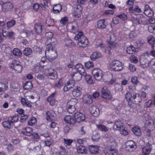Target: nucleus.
Here are the masks:
<instances>
[{
    "label": "nucleus",
    "instance_id": "45",
    "mask_svg": "<svg viewBox=\"0 0 155 155\" xmlns=\"http://www.w3.org/2000/svg\"><path fill=\"white\" fill-rule=\"evenodd\" d=\"M32 52V50L30 48H26L23 51V54L26 56L30 55Z\"/></svg>",
    "mask_w": 155,
    "mask_h": 155
},
{
    "label": "nucleus",
    "instance_id": "11",
    "mask_svg": "<svg viewBox=\"0 0 155 155\" xmlns=\"http://www.w3.org/2000/svg\"><path fill=\"white\" fill-rule=\"evenodd\" d=\"M82 88L79 86L75 87L72 92L73 96L76 97H79L82 94Z\"/></svg>",
    "mask_w": 155,
    "mask_h": 155
},
{
    "label": "nucleus",
    "instance_id": "12",
    "mask_svg": "<svg viewBox=\"0 0 155 155\" xmlns=\"http://www.w3.org/2000/svg\"><path fill=\"white\" fill-rule=\"evenodd\" d=\"M124 128V125L120 120H118L115 121L113 126V129L114 130L120 131L122 129H123Z\"/></svg>",
    "mask_w": 155,
    "mask_h": 155
},
{
    "label": "nucleus",
    "instance_id": "26",
    "mask_svg": "<svg viewBox=\"0 0 155 155\" xmlns=\"http://www.w3.org/2000/svg\"><path fill=\"white\" fill-rule=\"evenodd\" d=\"M74 68L77 70L78 72L80 73L81 74L85 71L83 65L81 64H76L74 66Z\"/></svg>",
    "mask_w": 155,
    "mask_h": 155
},
{
    "label": "nucleus",
    "instance_id": "39",
    "mask_svg": "<svg viewBox=\"0 0 155 155\" xmlns=\"http://www.w3.org/2000/svg\"><path fill=\"white\" fill-rule=\"evenodd\" d=\"M96 126L98 129L101 131L106 132L108 131L107 128L104 125L101 124H96Z\"/></svg>",
    "mask_w": 155,
    "mask_h": 155
},
{
    "label": "nucleus",
    "instance_id": "58",
    "mask_svg": "<svg viewBox=\"0 0 155 155\" xmlns=\"http://www.w3.org/2000/svg\"><path fill=\"white\" fill-rule=\"evenodd\" d=\"M147 41L150 44H152L155 41V38L152 36H150L147 38Z\"/></svg>",
    "mask_w": 155,
    "mask_h": 155
},
{
    "label": "nucleus",
    "instance_id": "36",
    "mask_svg": "<svg viewBox=\"0 0 155 155\" xmlns=\"http://www.w3.org/2000/svg\"><path fill=\"white\" fill-rule=\"evenodd\" d=\"M126 51L128 54H132L136 52V49L133 45H130L127 48Z\"/></svg>",
    "mask_w": 155,
    "mask_h": 155
},
{
    "label": "nucleus",
    "instance_id": "5",
    "mask_svg": "<svg viewBox=\"0 0 155 155\" xmlns=\"http://www.w3.org/2000/svg\"><path fill=\"white\" fill-rule=\"evenodd\" d=\"M117 37L115 34H113L110 36V41L108 42V49L109 51L114 49L118 45L117 43L115 42Z\"/></svg>",
    "mask_w": 155,
    "mask_h": 155
},
{
    "label": "nucleus",
    "instance_id": "8",
    "mask_svg": "<svg viewBox=\"0 0 155 155\" xmlns=\"http://www.w3.org/2000/svg\"><path fill=\"white\" fill-rule=\"evenodd\" d=\"M112 145H110L105 148L104 150V152L106 155H115L117 153V149L112 147Z\"/></svg>",
    "mask_w": 155,
    "mask_h": 155
},
{
    "label": "nucleus",
    "instance_id": "59",
    "mask_svg": "<svg viewBox=\"0 0 155 155\" xmlns=\"http://www.w3.org/2000/svg\"><path fill=\"white\" fill-rule=\"evenodd\" d=\"M117 17L122 20H125L127 19V16L125 14L118 15Z\"/></svg>",
    "mask_w": 155,
    "mask_h": 155
},
{
    "label": "nucleus",
    "instance_id": "1",
    "mask_svg": "<svg viewBox=\"0 0 155 155\" xmlns=\"http://www.w3.org/2000/svg\"><path fill=\"white\" fill-rule=\"evenodd\" d=\"M74 39L78 41L77 45L81 48H85L88 44V39L84 35L82 32H78L75 36Z\"/></svg>",
    "mask_w": 155,
    "mask_h": 155
},
{
    "label": "nucleus",
    "instance_id": "51",
    "mask_svg": "<svg viewBox=\"0 0 155 155\" xmlns=\"http://www.w3.org/2000/svg\"><path fill=\"white\" fill-rule=\"evenodd\" d=\"M67 110L70 114L73 113L76 110V107L74 106H67Z\"/></svg>",
    "mask_w": 155,
    "mask_h": 155
},
{
    "label": "nucleus",
    "instance_id": "47",
    "mask_svg": "<svg viewBox=\"0 0 155 155\" xmlns=\"http://www.w3.org/2000/svg\"><path fill=\"white\" fill-rule=\"evenodd\" d=\"M84 65L85 68L87 69H88L94 66L93 63L91 61H88L86 62L85 63Z\"/></svg>",
    "mask_w": 155,
    "mask_h": 155
},
{
    "label": "nucleus",
    "instance_id": "48",
    "mask_svg": "<svg viewBox=\"0 0 155 155\" xmlns=\"http://www.w3.org/2000/svg\"><path fill=\"white\" fill-rule=\"evenodd\" d=\"M20 64L21 63L19 61L15 60L13 61L12 64H11V65H10V67L12 68L13 69L16 66L19 64Z\"/></svg>",
    "mask_w": 155,
    "mask_h": 155
},
{
    "label": "nucleus",
    "instance_id": "17",
    "mask_svg": "<svg viewBox=\"0 0 155 155\" xmlns=\"http://www.w3.org/2000/svg\"><path fill=\"white\" fill-rule=\"evenodd\" d=\"M130 12L131 13H140L141 12V8L137 5H134L130 7L129 8Z\"/></svg>",
    "mask_w": 155,
    "mask_h": 155
},
{
    "label": "nucleus",
    "instance_id": "44",
    "mask_svg": "<svg viewBox=\"0 0 155 155\" xmlns=\"http://www.w3.org/2000/svg\"><path fill=\"white\" fill-rule=\"evenodd\" d=\"M152 104H153L155 106V97L153 99L149 100L145 104V106L147 107H149Z\"/></svg>",
    "mask_w": 155,
    "mask_h": 155
},
{
    "label": "nucleus",
    "instance_id": "6",
    "mask_svg": "<svg viewBox=\"0 0 155 155\" xmlns=\"http://www.w3.org/2000/svg\"><path fill=\"white\" fill-rule=\"evenodd\" d=\"M45 55L47 58L50 61H51L55 59L57 56V53L56 51L54 49H51L50 51H46Z\"/></svg>",
    "mask_w": 155,
    "mask_h": 155
},
{
    "label": "nucleus",
    "instance_id": "4",
    "mask_svg": "<svg viewBox=\"0 0 155 155\" xmlns=\"http://www.w3.org/2000/svg\"><path fill=\"white\" fill-rule=\"evenodd\" d=\"M110 68L115 71H121L123 68L121 62L118 60H115L112 62L110 64Z\"/></svg>",
    "mask_w": 155,
    "mask_h": 155
},
{
    "label": "nucleus",
    "instance_id": "52",
    "mask_svg": "<svg viewBox=\"0 0 155 155\" xmlns=\"http://www.w3.org/2000/svg\"><path fill=\"white\" fill-rule=\"evenodd\" d=\"M36 122V119L35 117H32L31 119L28 121V124L30 126H32L34 125Z\"/></svg>",
    "mask_w": 155,
    "mask_h": 155
},
{
    "label": "nucleus",
    "instance_id": "30",
    "mask_svg": "<svg viewBox=\"0 0 155 155\" xmlns=\"http://www.w3.org/2000/svg\"><path fill=\"white\" fill-rule=\"evenodd\" d=\"M70 75L72 77H74V79L77 81H80L83 77L82 75H81L79 72L71 73L70 74Z\"/></svg>",
    "mask_w": 155,
    "mask_h": 155
},
{
    "label": "nucleus",
    "instance_id": "38",
    "mask_svg": "<svg viewBox=\"0 0 155 155\" xmlns=\"http://www.w3.org/2000/svg\"><path fill=\"white\" fill-rule=\"evenodd\" d=\"M45 44L46 45V49L45 51H50L51 49H54L53 48L54 47V43L51 42H48V41H46Z\"/></svg>",
    "mask_w": 155,
    "mask_h": 155
},
{
    "label": "nucleus",
    "instance_id": "14",
    "mask_svg": "<svg viewBox=\"0 0 155 155\" xmlns=\"http://www.w3.org/2000/svg\"><path fill=\"white\" fill-rule=\"evenodd\" d=\"M152 148V145L150 143H148L142 148V153L143 155H148Z\"/></svg>",
    "mask_w": 155,
    "mask_h": 155
},
{
    "label": "nucleus",
    "instance_id": "35",
    "mask_svg": "<svg viewBox=\"0 0 155 155\" xmlns=\"http://www.w3.org/2000/svg\"><path fill=\"white\" fill-rule=\"evenodd\" d=\"M101 56V54L99 52H94L90 56V58L91 60H95L97 58Z\"/></svg>",
    "mask_w": 155,
    "mask_h": 155
},
{
    "label": "nucleus",
    "instance_id": "18",
    "mask_svg": "<svg viewBox=\"0 0 155 155\" xmlns=\"http://www.w3.org/2000/svg\"><path fill=\"white\" fill-rule=\"evenodd\" d=\"M64 121L70 124H74L75 122V120L71 116L68 115L65 117L64 119Z\"/></svg>",
    "mask_w": 155,
    "mask_h": 155
},
{
    "label": "nucleus",
    "instance_id": "61",
    "mask_svg": "<svg viewBox=\"0 0 155 155\" xmlns=\"http://www.w3.org/2000/svg\"><path fill=\"white\" fill-rule=\"evenodd\" d=\"M0 94H1L2 93H4L5 91L7 89L8 87H6L4 84V86L2 85L0 86Z\"/></svg>",
    "mask_w": 155,
    "mask_h": 155
},
{
    "label": "nucleus",
    "instance_id": "42",
    "mask_svg": "<svg viewBox=\"0 0 155 155\" xmlns=\"http://www.w3.org/2000/svg\"><path fill=\"white\" fill-rule=\"evenodd\" d=\"M106 140L109 143H113V145L116 144L115 139L112 136H109L108 137H106Z\"/></svg>",
    "mask_w": 155,
    "mask_h": 155
},
{
    "label": "nucleus",
    "instance_id": "31",
    "mask_svg": "<svg viewBox=\"0 0 155 155\" xmlns=\"http://www.w3.org/2000/svg\"><path fill=\"white\" fill-rule=\"evenodd\" d=\"M12 53L14 56H16L18 58H20L22 55V53L21 51L17 48H14L12 51Z\"/></svg>",
    "mask_w": 155,
    "mask_h": 155
},
{
    "label": "nucleus",
    "instance_id": "56",
    "mask_svg": "<svg viewBox=\"0 0 155 155\" xmlns=\"http://www.w3.org/2000/svg\"><path fill=\"white\" fill-rule=\"evenodd\" d=\"M74 86H71L68 84H66L63 88V91L65 92H66L72 88Z\"/></svg>",
    "mask_w": 155,
    "mask_h": 155
},
{
    "label": "nucleus",
    "instance_id": "10",
    "mask_svg": "<svg viewBox=\"0 0 155 155\" xmlns=\"http://www.w3.org/2000/svg\"><path fill=\"white\" fill-rule=\"evenodd\" d=\"M2 6V11L4 12L9 11L13 8L12 4L9 2H7L3 3Z\"/></svg>",
    "mask_w": 155,
    "mask_h": 155
},
{
    "label": "nucleus",
    "instance_id": "34",
    "mask_svg": "<svg viewBox=\"0 0 155 155\" xmlns=\"http://www.w3.org/2000/svg\"><path fill=\"white\" fill-rule=\"evenodd\" d=\"M145 18L142 15H140L137 21L139 24L144 25L146 24Z\"/></svg>",
    "mask_w": 155,
    "mask_h": 155
},
{
    "label": "nucleus",
    "instance_id": "50",
    "mask_svg": "<svg viewBox=\"0 0 155 155\" xmlns=\"http://www.w3.org/2000/svg\"><path fill=\"white\" fill-rule=\"evenodd\" d=\"M13 69L17 73H20L22 71V67L20 64L16 66Z\"/></svg>",
    "mask_w": 155,
    "mask_h": 155
},
{
    "label": "nucleus",
    "instance_id": "55",
    "mask_svg": "<svg viewBox=\"0 0 155 155\" xmlns=\"http://www.w3.org/2000/svg\"><path fill=\"white\" fill-rule=\"evenodd\" d=\"M140 62L142 65H145L146 64H148V65L149 66V64L150 63V62H149L148 60L146 58H142L140 60Z\"/></svg>",
    "mask_w": 155,
    "mask_h": 155
},
{
    "label": "nucleus",
    "instance_id": "16",
    "mask_svg": "<svg viewBox=\"0 0 155 155\" xmlns=\"http://www.w3.org/2000/svg\"><path fill=\"white\" fill-rule=\"evenodd\" d=\"M105 19L99 20L97 22V28L101 29L105 28L106 27V25L105 24Z\"/></svg>",
    "mask_w": 155,
    "mask_h": 155
},
{
    "label": "nucleus",
    "instance_id": "2",
    "mask_svg": "<svg viewBox=\"0 0 155 155\" xmlns=\"http://www.w3.org/2000/svg\"><path fill=\"white\" fill-rule=\"evenodd\" d=\"M18 118L16 116L9 117L7 120L2 122V125L4 127L10 129L12 127L14 123L18 121Z\"/></svg>",
    "mask_w": 155,
    "mask_h": 155
},
{
    "label": "nucleus",
    "instance_id": "20",
    "mask_svg": "<svg viewBox=\"0 0 155 155\" xmlns=\"http://www.w3.org/2000/svg\"><path fill=\"white\" fill-rule=\"evenodd\" d=\"M82 99L83 102L85 103L91 104L93 101L91 96L88 94L84 95Z\"/></svg>",
    "mask_w": 155,
    "mask_h": 155
},
{
    "label": "nucleus",
    "instance_id": "25",
    "mask_svg": "<svg viewBox=\"0 0 155 155\" xmlns=\"http://www.w3.org/2000/svg\"><path fill=\"white\" fill-rule=\"evenodd\" d=\"M126 147L129 151H131V149L133 148H135V143L133 141H128L126 143Z\"/></svg>",
    "mask_w": 155,
    "mask_h": 155
},
{
    "label": "nucleus",
    "instance_id": "37",
    "mask_svg": "<svg viewBox=\"0 0 155 155\" xmlns=\"http://www.w3.org/2000/svg\"><path fill=\"white\" fill-rule=\"evenodd\" d=\"M35 32L37 33H41L42 31V26L40 24H36L35 25Z\"/></svg>",
    "mask_w": 155,
    "mask_h": 155
},
{
    "label": "nucleus",
    "instance_id": "46",
    "mask_svg": "<svg viewBox=\"0 0 155 155\" xmlns=\"http://www.w3.org/2000/svg\"><path fill=\"white\" fill-rule=\"evenodd\" d=\"M64 42L65 45L67 47H70L74 45V44L73 42L71 40L68 39H66L64 40Z\"/></svg>",
    "mask_w": 155,
    "mask_h": 155
},
{
    "label": "nucleus",
    "instance_id": "43",
    "mask_svg": "<svg viewBox=\"0 0 155 155\" xmlns=\"http://www.w3.org/2000/svg\"><path fill=\"white\" fill-rule=\"evenodd\" d=\"M32 87V84L31 81H27L25 84L23 86L24 89L28 90L31 89Z\"/></svg>",
    "mask_w": 155,
    "mask_h": 155
},
{
    "label": "nucleus",
    "instance_id": "62",
    "mask_svg": "<svg viewBox=\"0 0 155 155\" xmlns=\"http://www.w3.org/2000/svg\"><path fill=\"white\" fill-rule=\"evenodd\" d=\"M53 34L51 32H48L45 34V36L48 39H51L53 37Z\"/></svg>",
    "mask_w": 155,
    "mask_h": 155
},
{
    "label": "nucleus",
    "instance_id": "21",
    "mask_svg": "<svg viewBox=\"0 0 155 155\" xmlns=\"http://www.w3.org/2000/svg\"><path fill=\"white\" fill-rule=\"evenodd\" d=\"M21 132L24 134L29 136L32 134V130L31 127H27L23 129Z\"/></svg>",
    "mask_w": 155,
    "mask_h": 155
},
{
    "label": "nucleus",
    "instance_id": "49",
    "mask_svg": "<svg viewBox=\"0 0 155 155\" xmlns=\"http://www.w3.org/2000/svg\"><path fill=\"white\" fill-rule=\"evenodd\" d=\"M149 66L151 68L153 69L154 72L155 73V59H153L150 61Z\"/></svg>",
    "mask_w": 155,
    "mask_h": 155
},
{
    "label": "nucleus",
    "instance_id": "22",
    "mask_svg": "<svg viewBox=\"0 0 155 155\" xmlns=\"http://www.w3.org/2000/svg\"><path fill=\"white\" fill-rule=\"evenodd\" d=\"M62 9V6L61 4H55L53 8L52 12L54 13H59Z\"/></svg>",
    "mask_w": 155,
    "mask_h": 155
},
{
    "label": "nucleus",
    "instance_id": "23",
    "mask_svg": "<svg viewBox=\"0 0 155 155\" xmlns=\"http://www.w3.org/2000/svg\"><path fill=\"white\" fill-rule=\"evenodd\" d=\"M81 75H82L83 77L84 78L85 80L87 83L90 84H92L93 83L91 76L87 74L85 71L81 74Z\"/></svg>",
    "mask_w": 155,
    "mask_h": 155
},
{
    "label": "nucleus",
    "instance_id": "7",
    "mask_svg": "<svg viewBox=\"0 0 155 155\" xmlns=\"http://www.w3.org/2000/svg\"><path fill=\"white\" fill-rule=\"evenodd\" d=\"M102 97L107 100H109L111 98L112 95L110 92L107 87H103L101 89Z\"/></svg>",
    "mask_w": 155,
    "mask_h": 155
},
{
    "label": "nucleus",
    "instance_id": "13",
    "mask_svg": "<svg viewBox=\"0 0 155 155\" xmlns=\"http://www.w3.org/2000/svg\"><path fill=\"white\" fill-rule=\"evenodd\" d=\"M74 119L77 122H80L84 120L85 118L84 115L79 112H77L74 114Z\"/></svg>",
    "mask_w": 155,
    "mask_h": 155
},
{
    "label": "nucleus",
    "instance_id": "53",
    "mask_svg": "<svg viewBox=\"0 0 155 155\" xmlns=\"http://www.w3.org/2000/svg\"><path fill=\"white\" fill-rule=\"evenodd\" d=\"M147 16L150 17H152L154 14V13L151 8L149 9L148 11L145 12L144 13Z\"/></svg>",
    "mask_w": 155,
    "mask_h": 155
},
{
    "label": "nucleus",
    "instance_id": "63",
    "mask_svg": "<svg viewBox=\"0 0 155 155\" xmlns=\"http://www.w3.org/2000/svg\"><path fill=\"white\" fill-rule=\"evenodd\" d=\"M63 85V83L62 82V80H60L57 83H56L55 84L54 87H55L59 88Z\"/></svg>",
    "mask_w": 155,
    "mask_h": 155
},
{
    "label": "nucleus",
    "instance_id": "64",
    "mask_svg": "<svg viewBox=\"0 0 155 155\" xmlns=\"http://www.w3.org/2000/svg\"><path fill=\"white\" fill-rule=\"evenodd\" d=\"M78 28L77 26H75L74 25H72L71 29V32L75 34L78 31Z\"/></svg>",
    "mask_w": 155,
    "mask_h": 155
},
{
    "label": "nucleus",
    "instance_id": "60",
    "mask_svg": "<svg viewBox=\"0 0 155 155\" xmlns=\"http://www.w3.org/2000/svg\"><path fill=\"white\" fill-rule=\"evenodd\" d=\"M68 17H65L61 18L60 22L61 24L64 25L68 22Z\"/></svg>",
    "mask_w": 155,
    "mask_h": 155
},
{
    "label": "nucleus",
    "instance_id": "19",
    "mask_svg": "<svg viewBox=\"0 0 155 155\" xmlns=\"http://www.w3.org/2000/svg\"><path fill=\"white\" fill-rule=\"evenodd\" d=\"M132 130L134 133L137 136H140L142 135L140 127H139L135 126L134 127L132 128Z\"/></svg>",
    "mask_w": 155,
    "mask_h": 155
},
{
    "label": "nucleus",
    "instance_id": "9",
    "mask_svg": "<svg viewBox=\"0 0 155 155\" xmlns=\"http://www.w3.org/2000/svg\"><path fill=\"white\" fill-rule=\"evenodd\" d=\"M92 74L95 79L97 80H101L102 76V71L99 68H95L92 71Z\"/></svg>",
    "mask_w": 155,
    "mask_h": 155
},
{
    "label": "nucleus",
    "instance_id": "33",
    "mask_svg": "<svg viewBox=\"0 0 155 155\" xmlns=\"http://www.w3.org/2000/svg\"><path fill=\"white\" fill-rule=\"evenodd\" d=\"M77 151L78 153H86L87 150L85 147L83 145H79L77 147Z\"/></svg>",
    "mask_w": 155,
    "mask_h": 155
},
{
    "label": "nucleus",
    "instance_id": "41",
    "mask_svg": "<svg viewBox=\"0 0 155 155\" xmlns=\"http://www.w3.org/2000/svg\"><path fill=\"white\" fill-rule=\"evenodd\" d=\"M45 23L48 26H52L54 24L53 19L49 17H48L46 18Z\"/></svg>",
    "mask_w": 155,
    "mask_h": 155
},
{
    "label": "nucleus",
    "instance_id": "28",
    "mask_svg": "<svg viewBox=\"0 0 155 155\" xmlns=\"http://www.w3.org/2000/svg\"><path fill=\"white\" fill-rule=\"evenodd\" d=\"M78 100L75 98H72L69 100L67 104V106H74L76 107V105L78 103Z\"/></svg>",
    "mask_w": 155,
    "mask_h": 155
},
{
    "label": "nucleus",
    "instance_id": "29",
    "mask_svg": "<svg viewBox=\"0 0 155 155\" xmlns=\"http://www.w3.org/2000/svg\"><path fill=\"white\" fill-rule=\"evenodd\" d=\"M21 104L24 106L29 107H32V105L28 101L24 98L22 97L21 98Z\"/></svg>",
    "mask_w": 155,
    "mask_h": 155
},
{
    "label": "nucleus",
    "instance_id": "24",
    "mask_svg": "<svg viewBox=\"0 0 155 155\" xmlns=\"http://www.w3.org/2000/svg\"><path fill=\"white\" fill-rule=\"evenodd\" d=\"M53 71V72H49L47 74L46 76L49 79H55L57 78L58 75L56 72L54 71V69H52Z\"/></svg>",
    "mask_w": 155,
    "mask_h": 155
},
{
    "label": "nucleus",
    "instance_id": "40",
    "mask_svg": "<svg viewBox=\"0 0 155 155\" xmlns=\"http://www.w3.org/2000/svg\"><path fill=\"white\" fill-rule=\"evenodd\" d=\"M46 115L47 116L46 119L48 121H51L54 119V116L53 115L51 112L48 111L46 112Z\"/></svg>",
    "mask_w": 155,
    "mask_h": 155
},
{
    "label": "nucleus",
    "instance_id": "32",
    "mask_svg": "<svg viewBox=\"0 0 155 155\" xmlns=\"http://www.w3.org/2000/svg\"><path fill=\"white\" fill-rule=\"evenodd\" d=\"M82 8L80 5H78L74 7V11L75 12V15H80L81 13Z\"/></svg>",
    "mask_w": 155,
    "mask_h": 155
},
{
    "label": "nucleus",
    "instance_id": "15",
    "mask_svg": "<svg viewBox=\"0 0 155 155\" xmlns=\"http://www.w3.org/2000/svg\"><path fill=\"white\" fill-rule=\"evenodd\" d=\"M90 109L91 113L94 117H97L99 114V110L96 107L94 106H92Z\"/></svg>",
    "mask_w": 155,
    "mask_h": 155
},
{
    "label": "nucleus",
    "instance_id": "3",
    "mask_svg": "<svg viewBox=\"0 0 155 155\" xmlns=\"http://www.w3.org/2000/svg\"><path fill=\"white\" fill-rule=\"evenodd\" d=\"M137 94L136 93L128 92L126 94V99L127 101H132L136 104H138L141 102L142 99L139 96H137Z\"/></svg>",
    "mask_w": 155,
    "mask_h": 155
},
{
    "label": "nucleus",
    "instance_id": "27",
    "mask_svg": "<svg viewBox=\"0 0 155 155\" xmlns=\"http://www.w3.org/2000/svg\"><path fill=\"white\" fill-rule=\"evenodd\" d=\"M99 147L96 145H90L89 147L90 152L93 154L97 153L99 150Z\"/></svg>",
    "mask_w": 155,
    "mask_h": 155
},
{
    "label": "nucleus",
    "instance_id": "57",
    "mask_svg": "<svg viewBox=\"0 0 155 155\" xmlns=\"http://www.w3.org/2000/svg\"><path fill=\"white\" fill-rule=\"evenodd\" d=\"M15 24V21L12 20L9 21L7 23V27L9 28L14 25Z\"/></svg>",
    "mask_w": 155,
    "mask_h": 155
},
{
    "label": "nucleus",
    "instance_id": "54",
    "mask_svg": "<svg viewBox=\"0 0 155 155\" xmlns=\"http://www.w3.org/2000/svg\"><path fill=\"white\" fill-rule=\"evenodd\" d=\"M100 138V136L99 135L98 133H94L92 137V140L95 141H97Z\"/></svg>",
    "mask_w": 155,
    "mask_h": 155
}]
</instances>
